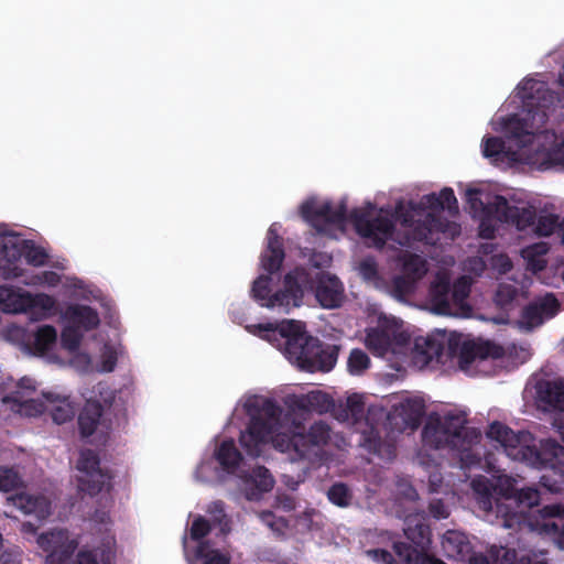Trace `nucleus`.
<instances>
[{"label":"nucleus","instance_id":"26","mask_svg":"<svg viewBox=\"0 0 564 564\" xmlns=\"http://www.w3.org/2000/svg\"><path fill=\"white\" fill-rule=\"evenodd\" d=\"M404 535L416 546L424 547L431 542V529L419 514L408 516L404 520Z\"/></svg>","mask_w":564,"mask_h":564},{"label":"nucleus","instance_id":"50","mask_svg":"<svg viewBox=\"0 0 564 564\" xmlns=\"http://www.w3.org/2000/svg\"><path fill=\"white\" fill-rule=\"evenodd\" d=\"M478 360L474 341H465L459 348L458 352V365L464 371H467L470 366Z\"/></svg>","mask_w":564,"mask_h":564},{"label":"nucleus","instance_id":"38","mask_svg":"<svg viewBox=\"0 0 564 564\" xmlns=\"http://www.w3.org/2000/svg\"><path fill=\"white\" fill-rule=\"evenodd\" d=\"M195 556L203 561V564H230V556L216 549H210L208 541L200 542L196 550Z\"/></svg>","mask_w":564,"mask_h":564},{"label":"nucleus","instance_id":"24","mask_svg":"<svg viewBox=\"0 0 564 564\" xmlns=\"http://www.w3.org/2000/svg\"><path fill=\"white\" fill-rule=\"evenodd\" d=\"M214 456L221 469L229 475L237 474L243 459L240 451L231 438L224 440L216 448Z\"/></svg>","mask_w":564,"mask_h":564},{"label":"nucleus","instance_id":"13","mask_svg":"<svg viewBox=\"0 0 564 564\" xmlns=\"http://www.w3.org/2000/svg\"><path fill=\"white\" fill-rule=\"evenodd\" d=\"M393 551L398 558L383 549L370 550L368 554L371 555L375 562L382 564H446L440 558L420 552L405 542H394Z\"/></svg>","mask_w":564,"mask_h":564},{"label":"nucleus","instance_id":"5","mask_svg":"<svg viewBox=\"0 0 564 564\" xmlns=\"http://www.w3.org/2000/svg\"><path fill=\"white\" fill-rule=\"evenodd\" d=\"M310 281V274L303 268H295L288 272L283 279V289L271 294L272 278L270 274L258 276L251 288V296L261 306L273 308L284 307L285 312L292 305L299 307L304 296V286Z\"/></svg>","mask_w":564,"mask_h":564},{"label":"nucleus","instance_id":"49","mask_svg":"<svg viewBox=\"0 0 564 564\" xmlns=\"http://www.w3.org/2000/svg\"><path fill=\"white\" fill-rule=\"evenodd\" d=\"M212 531L210 522L203 516H197L191 525L189 535L191 539L197 541L198 544L203 542Z\"/></svg>","mask_w":564,"mask_h":564},{"label":"nucleus","instance_id":"19","mask_svg":"<svg viewBox=\"0 0 564 564\" xmlns=\"http://www.w3.org/2000/svg\"><path fill=\"white\" fill-rule=\"evenodd\" d=\"M447 223L434 213H427L423 220H414L413 225L402 237H397L395 242L402 247H411L413 242L434 243V232H444Z\"/></svg>","mask_w":564,"mask_h":564},{"label":"nucleus","instance_id":"43","mask_svg":"<svg viewBox=\"0 0 564 564\" xmlns=\"http://www.w3.org/2000/svg\"><path fill=\"white\" fill-rule=\"evenodd\" d=\"M481 194L482 192L479 188H468L466 191L467 204L475 214L480 213L487 216H494V212L491 210L494 202L485 204L480 197Z\"/></svg>","mask_w":564,"mask_h":564},{"label":"nucleus","instance_id":"22","mask_svg":"<svg viewBox=\"0 0 564 564\" xmlns=\"http://www.w3.org/2000/svg\"><path fill=\"white\" fill-rule=\"evenodd\" d=\"M290 412L326 413L334 405L333 399L323 391H311L306 394L293 395L288 402Z\"/></svg>","mask_w":564,"mask_h":564},{"label":"nucleus","instance_id":"40","mask_svg":"<svg viewBox=\"0 0 564 564\" xmlns=\"http://www.w3.org/2000/svg\"><path fill=\"white\" fill-rule=\"evenodd\" d=\"M403 273L405 276L419 281L426 273V262L417 254H410L403 262Z\"/></svg>","mask_w":564,"mask_h":564},{"label":"nucleus","instance_id":"14","mask_svg":"<svg viewBox=\"0 0 564 564\" xmlns=\"http://www.w3.org/2000/svg\"><path fill=\"white\" fill-rule=\"evenodd\" d=\"M346 213L345 203H340L336 208L329 202L318 206L313 199L306 200L301 205V216L303 219L319 232L324 231L325 225L344 224Z\"/></svg>","mask_w":564,"mask_h":564},{"label":"nucleus","instance_id":"39","mask_svg":"<svg viewBox=\"0 0 564 564\" xmlns=\"http://www.w3.org/2000/svg\"><path fill=\"white\" fill-rule=\"evenodd\" d=\"M22 486V477L14 467L0 466V491L10 492Z\"/></svg>","mask_w":564,"mask_h":564},{"label":"nucleus","instance_id":"41","mask_svg":"<svg viewBox=\"0 0 564 564\" xmlns=\"http://www.w3.org/2000/svg\"><path fill=\"white\" fill-rule=\"evenodd\" d=\"M370 367L369 356L359 348H354L347 360V369L349 373L359 376Z\"/></svg>","mask_w":564,"mask_h":564},{"label":"nucleus","instance_id":"60","mask_svg":"<svg viewBox=\"0 0 564 564\" xmlns=\"http://www.w3.org/2000/svg\"><path fill=\"white\" fill-rule=\"evenodd\" d=\"M420 205L422 206V208L430 209L431 210L430 213H434L436 210H442V203L440 200L438 194H436V193H431V194L424 195L421 198Z\"/></svg>","mask_w":564,"mask_h":564},{"label":"nucleus","instance_id":"48","mask_svg":"<svg viewBox=\"0 0 564 564\" xmlns=\"http://www.w3.org/2000/svg\"><path fill=\"white\" fill-rule=\"evenodd\" d=\"M482 154L485 158L498 159L505 153V141L499 137H487L482 140Z\"/></svg>","mask_w":564,"mask_h":564},{"label":"nucleus","instance_id":"64","mask_svg":"<svg viewBox=\"0 0 564 564\" xmlns=\"http://www.w3.org/2000/svg\"><path fill=\"white\" fill-rule=\"evenodd\" d=\"M469 564H494L491 555L488 556L482 553H474L467 556Z\"/></svg>","mask_w":564,"mask_h":564},{"label":"nucleus","instance_id":"29","mask_svg":"<svg viewBox=\"0 0 564 564\" xmlns=\"http://www.w3.org/2000/svg\"><path fill=\"white\" fill-rule=\"evenodd\" d=\"M67 314L73 325L87 332L97 328L100 323L97 311L88 305L70 306Z\"/></svg>","mask_w":564,"mask_h":564},{"label":"nucleus","instance_id":"16","mask_svg":"<svg viewBox=\"0 0 564 564\" xmlns=\"http://www.w3.org/2000/svg\"><path fill=\"white\" fill-rule=\"evenodd\" d=\"M519 96L529 112L538 115L543 121L547 118L546 110L553 105L554 95L545 83L527 78L519 85Z\"/></svg>","mask_w":564,"mask_h":564},{"label":"nucleus","instance_id":"2","mask_svg":"<svg viewBox=\"0 0 564 564\" xmlns=\"http://www.w3.org/2000/svg\"><path fill=\"white\" fill-rule=\"evenodd\" d=\"M486 435L497 442L508 457L538 469H545L540 485L550 492L564 488V446L553 438L539 441L528 431L514 432L508 425L495 421Z\"/></svg>","mask_w":564,"mask_h":564},{"label":"nucleus","instance_id":"32","mask_svg":"<svg viewBox=\"0 0 564 564\" xmlns=\"http://www.w3.org/2000/svg\"><path fill=\"white\" fill-rule=\"evenodd\" d=\"M248 412L253 415H262L265 421L278 426L282 415V408L273 399H264L261 403H248Z\"/></svg>","mask_w":564,"mask_h":564},{"label":"nucleus","instance_id":"58","mask_svg":"<svg viewBox=\"0 0 564 564\" xmlns=\"http://www.w3.org/2000/svg\"><path fill=\"white\" fill-rule=\"evenodd\" d=\"M390 334L392 336L391 351H394V347H404L410 344L411 337L406 332L390 326Z\"/></svg>","mask_w":564,"mask_h":564},{"label":"nucleus","instance_id":"51","mask_svg":"<svg viewBox=\"0 0 564 564\" xmlns=\"http://www.w3.org/2000/svg\"><path fill=\"white\" fill-rule=\"evenodd\" d=\"M61 282V276L54 271H43L34 274L30 280L24 281L28 285H48L56 286Z\"/></svg>","mask_w":564,"mask_h":564},{"label":"nucleus","instance_id":"15","mask_svg":"<svg viewBox=\"0 0 564 564\" xmlns=\"http://www.w3.org/2000/svg\"><path fill=\"white\" fill-rule=\"evenodd\" d=\"M494 217L500 223L514 226L519 231L532 229L536 219V212L533 207H519L510 205L502 195H496L491 206Z\"/></svg>","mask_w":564,"mask_h":564},{"label":"nucleus","instance_id":"36","mask_svg":"<svg viewBox=\"0 0 564 564\" xmlns=\"http://www.w3.org/2000/svg\"><path fill=\"white\" fill-rule=\"evenodd\" d=\"M246 482H252L261 492L270 491L274 486V479L264 466L254 467L251 473L240 475Z\"/></svg>","mask_w":564,"mask_h":564},{"label":"nucleus","instance_id":"10","mask_svg":"<svg viewBox=\"0 0 564 564\" xmlns=\"http://www.w3.org/2000/svg\"><path fill=\"white\" fill-rule=\"evenodd\" d=\"M36 543L46 553L45 564H69L79 542L67 529L54 528L41 533Z\"/></svg>","mask_w":564,"mask_h":564},{"label":"nucleus","instance_id":"25","mask_svg":"<svg viewBox=\"0 0 564 564\" xmlns=\"http://www.w3.org/2000/svg\"><path fill=\"white\" fill-rule=\"evenodd\" d=\"M104 409L100 402L88 400L78 415V427L83 437L91 436L98 427Z\"/></svg>","mask_w":564,"mask_h":564},{"label":"nucleus","instance_id":"52","mask_svg":"<svg viewBox=\"0 0 564 564\" xmlns=\"http://www.w3.org/2000/svg\"><path fill=\"white\" fill-rule=\"evenodd\" d=\"M440 200L442 203V210L447 209L451 215L458 213V202L454 194L453 188L444 187L440 193Z\"/></svg>","mask_w":564,"mask_h":564},{"label":"nucleus","instance_id":"9","mask_svg":"<svg viewBox=\"0 0 564 564\" xmlns=\"http://www.w3.org/2000/svg\"><path fill=\"white\" fill-rule=\"evenodd\" d=\"M541 522L535 523L527 522L522 514H510L505 519L506 528H513L514 525L522 527L528 524L533 530H539L540 533L551 535L560 547L564 549V507L561 505L544 506L540 510Z\"/></svg>","mask_w":564,"mask_h":564},{"label":"nucleus","instance_id":"12","mask_svg":"<svg viewBox=\"0 0 564 564\" xmlns=\"http://www.w3.org/2000/svg\"><path fill=\"white\" fill-rule=\"evenodd\" d=\"M19 391H15L11 397L3 398V401L20 403L30 415H37L45 411H50L51 416L56 424L66 423L75 416L76 411L68 397L61 398L52 392L43 393L44 399L48 403L44 404L43 402L33 399L22 400V398L19 397Z\"/></svg>","mask_w":564,"mask_h":564},{"label":"nucleus","instance_id":"44","mask_svg":"<svg viewBox=\"0 0 564 564\" xmlns=\"http://www.w3.org/2000/svg\"><path fill=\"white\" fill-rule=\"evenodd\" d=\"M423 404L416 399H406L400 403V415L413 424L419 423L423 414Z\"/></svg>","mask_w":564,"mask_h":564},{"label":"nucleus","instance_id":"55","mask_svg":"<svg viewBox=\"0 0 564 564\" xmlns=\"http://www.w3.org/2000/svg\"><path fill=\"white\" fill-rule=\"evenodd\" d=\"M415 282L405 275H400L393 279V288L399 295H408L413 292Z\"/></svg>","mask_w":564,"mask_h":564},{"label":"nucleus","instance_id":"33","mask_svg":"<svg viewBox=\"0 0 564 564\" xmlns=\"http://www.w3.org/2000/svg\"><path fill=\"white\" fill-rule=\"evenodd\" d=\"M414 350L422 355L426 362L440 358L443 354V344L432 336H420L414 340Z\"/></svg>","mask_w":564,"mask_h":564},{"label":"nucleus","instance_id":"20","mask_svg":"<svg viewBox=\"0 0 564 564\" xmlns=\"http://www.w3.org/2000/svg\"><path fill=\"white\" fill-rule=\"evenodd\" d=\"M314 293L319 305L327 310L339 307L345 299L343 283L329 273H321L317 276Z\"/></svg>","mask_w":564,"mask_h":564},{"label":"nucleus","instance_id":"53","mask_svg":"<svg viewBox=\"0 0 564 564\" xmlns=\"http://www.w3.org/2000/svg\"><path fill=\"white\" fill-rule=\"evenodd\" d=\"M543 311H542V307L540 306V304H529L527 305L523 311H522V318L523 321L530 325V326H534V325H539L542 323V315H543Z\"/></svg>","mask_w":564,"mask_h":564},{"label":"nucleus","instance_id":"23","mask_svg":"<svg viewBox=\"0 0 564 564\" xmlns=\"http://www.w3.org/2000/svg\"><path fill=\"white\" fill-rule=\"evenodd\" d=\"M442 549L447 557L465 561L471 553L473 547L465 533L448 530L443 535Z\"/></svg>","mask_w":564,"mask_h":564},{"label":"nucleus","instance_id":"31","mask_svg":"<svg viewBox=\"0 0 564 564\" xmlns=\"http://www.w3.org/2000/svg\"><path fill=\"white\" fill-rule=\"evenodd\" d=\"M540 400L555 411L564 413V382L547 381L539 389Z\"/></svg>","mask_w":564,"mask_h":564},{"label":"nucleus","instance_id":"1","mask_svg":"<svg viewBox=\"0 0 564 564\" xmlns=\"http://www.w3.org/2000/svg\"><path fill=\"white\" fill-rule=\"evenodd\" d=\"M250 414V422L245 432H241L239 442L246 453L251 457H259L262 446L272 437L273 446L282 453L291 456L292 460L306 458L313 448H319L330 440V427L323 421L314 422L308 429L296 419H291V413L284 417L285 424L282 431L276 432V426L265 421L262 415Z\"/></svg>","mask_w":564,"mask_h":564},{"label":"nucleus","instance_id":"54","mask_svg":"<svg viewBox=\"0 0 564 564\" xmlns=\"http://www.w3.org/2000/svg\"><path fill=\"white\" fill-rule=\"evenodd\" d=\"M518 500L520 503L532 508L540 502V491L532 487L522 488L518 494Z\"/></svg>","mask_w":564,"mask_h":564},{"label":"nucleus","instance_id":"63","mask_svg":"<svg viewBox=\"0 0 564 564\" xmlns=\"http://www.w3.org/2000/svg\"><path fill=\"white\" fill-rule=\"evenodd\" d=\"M540 306L543 313L554 315L558 310L560 303L554 295L550 294L540 303Z\"/></svg>","mask_w":564,"mask_h":564},{"label":"nucleus","instance_id":"17","mask_svg":"<svg viewBox=\"0 0 564 564\" xmlns=\"http://www.w3.org/2000/svg\"><path fill=\"white\" fill-rule=\"evenodd\" d=\"M22 235L14 231L0 232V271L6 279L23 275L21 263Z\"/></svg>","mask_w":564,"mask_h":564},{"label":"nucleus","instance_id":"59","mask_svg":"<svg viewBox=\"0 0 564 564\" xmlns=\"http://www.w3.org/2000/svg\"><path fill=\"white\" fill-rule=\"evenodd\" d=\"M395 217L400 220L401 225L405 228V231L414 223L412 212L409 209H405L402 203H399L395 206Z\"/></svg>","mask_w":564,"mask_h":564},{"label":"nucleus","instance_id":"61","mask_svg":"<svg viewBox=\"0 0 564 564\" xmlns=\"http://www.w3.org/2000/svg\"><path fill=\"white\" fill-rule=\"evenodd\" d=\"M429 511L435 519H446L448 510L443 500L433 499L429 505Z\"/></svg>","mask_w":564,"mask_h":564},{"label":"nucleus","instance_id":"6","mask_svg":"<svg viewBox=\"0 0 564 564\" xmlns=\"http://www.w3.org/2000/svg\"><path fill=\"white\" fill-rule=\"evenodd\" d=\"M505 130L521 147L530 145L538 154V161L543 169L555 165L564 167V139L556 143V135L547 130L533 133L528 130L525 119L518 115L509 116L503 123Z\"/></svg>","mask_w":564,"mask_h":564},{"label":"nucleus","instance_id":"35","mask_svg":"<svg viewBox=\"0 0 564 564\" xmlns=\"http://www.w3.org/2000/svg\"><path fill=\"white\" fill-rule=\"evenodd\" d=\"M33 337L34 350L40 355H44L50 351L56 343L57 333L54 326L43 325L36 329Z\"/></svg>","mask_w":564,"mask_h":564},{"label":"nucleus","instance_id":"11","mask_svg":"<svg viewBox=\"0 0 564 564\" xmlns=\"http://www.w3.org/2000/svg\"><path fill=\"white\" fill-rule=\"evenodd\" d=\"M77 469L84 474L77 479L82 492L94 497L110 488L111 476L100 468L99 456L94 449L86 448L79 453Z\"/></svg>","mask_w":564,"mask_h":564},{"label":"nucleus","instance_id":"42","mask_svg":"<svg viewBox=\"0 0 564 564\" xmlns=\"http://www.w3.org/2000/svg\"><path fill=\"white\" fill-rule=\"evenodd\" d=\"M327 498L332 503L340 508H346L350 505L352 496L347 485L336 482L328 489Z\"/></svg>","mask_w":564,"mask_h":564},{"label":"nucleus","instance_id":"47","mask_svg":"<svg viewBox=\"0 0 564 564\" xmlns=\"http://www.w3.org/2000/svg\"><path fill=\"white\" fill-rule=\"evenodd\" d=\"M474 347L478 357V360H486L487 358L498 359L505 354L503 348L500 345L491 343L489 340L475 343Z\"/></svg>","mask_w":564,"mask_h":564},{"label":"nucleus","instance_id":"56","mask_svg":"<svg viewBox=\"0 0 564 564\" xmlns=\"http://www.w3.org/2000/svg\"><path fill=\"white\" fill-rule=\"evenodd\" d=\"M117 352L113 348L106 346L101 354V371L111 372L117 366Z\"/></svg>","mask_w":564,"mask_h":564},{"label":"nucleus","instance_id":"57","mask_svg":"<svg viewBox=\"0 0 564 564\" xmlns=\"http://www.w3.org/2000/svg\"><path fill=\"white\" fill-rule=\"evenodd\" d=\"M360 274L367 280H375L378 278V265L371 258L362 260L359 264Z\"/></svg>","mask_w":564,"mask_h":564},{"label":"nucleus","instance_id":"30","mask_svg":"<svg viewBox=\"0 0 564 564\" xmlns=\"http://www.w3.org/2000/svg\"><path fill=\"white\" fill-rule=\"evenodd\" d=\"M113 557L115 551L108 541L93 550H79L74 564H98V561H100L101 564H111Z\"/></svg>","mask_w":564,"mask_h":564},{"label":"nucleus","instance_id":"27","mask_svg":"<svg viewBox=\"0 0 564 564\" xmlns=\"http://www.w3.org/2000/svg\"><path fill=\"white\" fill-rule=\"evenodd\" d=\"M13 503L25 514H35L39 519H45L51 513V503L43 496L19 494L13 498Z\"/></svg>","mask_w":564,"mask_h":564},{"label":"nucleus","instance_id":"4","mask_svg":"<svg viewBox=\"0 0 564 564\" xmlns=\"http://www.w3.org/2000/svg\"><path fill=\"white\" fill-rule=\"evenodd\" d=\"M464 413L448 412L444 415L432 413L422 430L424 446L433 449L449 448L462 453L468 452L481 438L475 427L466 426Z\"/></svg>","mask_w":564,"mask_h":564},{"label":"nucleus","instance_id":"3","mask_svg":"<svg viewBox=\"0 0 564 564\" xmlns=\"http://www.w3.org/2000/svg\"><path fill=\"white\" fill-rule=\"evenodd\" d=\"M259 328L268 332V339L279 335L284 340V355L302 370L328 372L337 362L340 347L311 336L302 322L284 321L275 328L270 324Z\"/></svg>","mask_w":564,"mask_h":564},{"label":"nucleus","instance_id":"8","mask_svg":"<svg viewBox=\"0 0 564 564\" xmlns=\"http://www.w3.org/2000/svg\"><path fill=\"white\" fill-rule=\"evenodd\" d=\"M53 296L45 293L31 294L0 286V310L4 313H30L32 318L46 317L55 307Z\"/></svg>","mask_w":564,"mask_h":564},{"label":"nucleus","instance_id":"37","mask_svg":"<svg viewBox=\"0 0 564 564\" xmlns=\"http://www.w3.org/2000/svg\"><path fill=\"white\" fill-rule=\"evenodd\" d=\"M557 228H562V221L560 216L551 213H542L536 215L535 224L532 227V231L539 237H549Z\"/></svg>","mask_w":564,"mask_h":564},{"label":"nucleus","instance_id":"21","mask_svg":"<svg viewBox=\"0 0 564 564\" xmlns=\"http://www.w3.org/2000/svg\"><path fill=\"white\" fill-rule=\"evenodd\" d=\"M284 258L283 239L273 224L267 232V248L261 254V267L268 274H273L281 269Z\"/></svg>","mask_w":564,"mask_h":564},{"label":"nucleus","instance_id":"18","mask_svg":"<svg viewBox=\"0 0 564 564\" xmlns=\"http://www.w3.org/2000/svg\"><path fill=\"white\" fill-rule=\"evenodd\" d=\"M357 232L371 241V246L376 249L382 250L389 240L395 241L394 238L395 226L391 218L386 216H378L372 219H365L356 217Z\"/></svg>","mask_w":564,"mask_h":564},{"label":"nucleus","instance_id":"62","mask_svg":"<svg viewBox=\"0 0 564 564\" xmlns=\"http://www.w3.org/2000/svg\"><path fill=\"white\" fill-rule=\"evenodd\" d=\"M516 294L517 291L514 288L510 285H500L496 293V297L500 304H508L513 301Z\"/></svg>","mask_w":564,"mask_h":564},{"label":"nucleus","instance_id":"46","mask_svg":"<svg viewBox=\"0 0 564 564\" xmlns=\"http://www.w3.org/2000/svg\"><path fill=\"white\" fill-rule=\"evenodd\" d=\"M82 338V332L73 324L66 326L61 334L62 346L69 351H75L79 348Z\"/></svg>","mask_w":564,"mask_h":564},{"label":"nucleus","instance_id":"34","mask_svg":"<svg viewBox=\"0 0 564 564\" xmlns=\"http://www.w3.org/2000/svg\"><path fill=\"white\" fill-rule=\"evenodd\" d=\"M21 258L24 257L28 264L33 267H43L48 261L46 250L35 245L33 240L22 238Z\"/></svg>","mask_w":564,"mask_h":564},{"label":"nucleus","instance_id":"7","mask_svg":"<svg viewBox=\"0 0 564 564\" xmlns=\"http://www.w3.org/2000/svg\"><path fill=\"white\" fill-rule=\"evenodd\" d=\"M469 293L470 282L466 276L451 284L446 275H437L429 289V304L435 314L468 317L473 311L467 303Z\"/></svg>","mask_w":564,"mask_h":564},{"label":"nucleus","instance_id":"45","mask_svg":"<svg viewBox=\"0 0 564 564\" xmlns=\"http://www.w3.org/2000/svg\"><path fill=\"white\" fill-rule=\"evenodd\" d=\"M364 412H365V403H364L361 395L355 393L352 395H349L346 399V404H345L344 415H343L344 420L351 419L352 421L357 422L358 420H360L362 417Z\"/></svg>","mask_w":564,"mask_h":564},{"label":"nucleus","instance_id":"28","mask_svg":"<svg viewBox=\"0 0 564 564\" xmlns=\"http://www.w3.org/2000/svg\"><path fill=\"white\" fill-rule=\"evenodd\" d=\"M366 346L377 356H384L392 350V336L390 326L379 325L370 328L366 335Z\"/></svg>","mask_w":564,"mask_h":564}]
</instances>
